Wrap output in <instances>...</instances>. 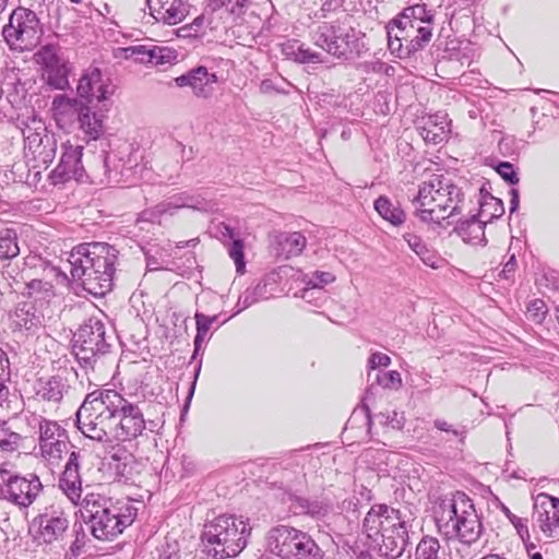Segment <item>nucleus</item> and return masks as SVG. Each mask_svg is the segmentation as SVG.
I'll return each instance as SVG.
<instances>
[{
	"label": "nucleus",
	"instance_id": "6e6d98bb",
	"mask_svg": "<svg viewBox=\"0 0 559 559\" xmlns=\"http://www.w3.org/2000/svg\"><path fill=\"white\" fill-rule=\"evenodd\" d=\"M27 295H43V298L50 297L52 295V284L49 282H44L41 280H32L26 285Z\"/></svg>",
	"mask_w": 559,
	"mask_h": 559
},
{
	"label": "nucleus",
	"instance_id": "7ed1b4c3",
	"mask_svg": "<svg viewBox=\"0 0 559 559\" xmlns=\"http://www.w3.org/2000/svg\"><path fill=\"white\" fill-rule=\"evenodd\" d=\"M414 521L415 518L408 510H396L388 504L377 503L365 515L361 530L377 545L381 556L393 559L405 550Z\"/></svg>",
	"mask_w": 559,
	"mask_h": 559
},
{
	"label": "nucleus",
	"instance_id": "bf43d9fd",
	"mask_svg": "<svg viewBox=\"0 0 559 559\" xmlns=\"http://www.w3.org/2000/svg\"><path fill=\"white\" fill-rule=\"evenodd\" d=\"M496 170L510 185H516L520 180L513 165L509 162L499 163Z\"/></svg>",
	"mask_w": 559,
	"mask_h": 559
},
{
	"label": "nucleus",
	"instance_id": "6ab92c4d",
	"mask_svg": "<svg viewBox=\"0 0 559 559\" xmlns=\"http://www.w3.org/2000/svg\"><path fill=\"white\" fill-rule=\"evenodd\" d=\"M182 207H190L199 211H209L212 205L203 199L190 197L188 194L174 195L152 209L141 213V219L147 222H159L164 215H174L175 212Z\"/></svg>",
	"mask_w": 559,
	"mask_h": 559
},
{
	"label": "nucleus",
	"instance_id": "393cba45",
	"mask_svg": "<svg viewBox=\"0 0 559 559\" xmlns=\"http://www.w3.org/2000/svg\"><path fill=\"white\" fill-rule=\"evenodd\" d=\"M420 135L426 142L433 144L441 143L448 138L450 132V122L447 119V114L437 112L423 120L419 127Z\"/></svg>",
	"mask_w": 559,
	"mask_h": 559
},
{
	"label": "nucleus",
	"instance_id": "8fccbe9b",
	"mask_svg": "<svg viewBox=\"0 0 559 559\" xmlns=\"http://www.w3.org/2000/svg\"><path fill=\"white\" fill-rule=\"evenodd\" d=\"M300 298L307 302L314 301L316 307H321L325 299L324 290L319 288V284L312 280L306 281V287L300 292Z\"/></svg>",
	"mask_w": 559,
	"mask_h": 559
},
{
	"label": "nucleus",
	"instance_id": "c03bdc74",
	"mask_svg": "<svg viewBox=\"0 0 559 559\" xmlns=\"http://www.w3.org/2000/svg\"><path fill=\"white\" fill-rule=\"evenodd\" d=\"M194 319H195L197 333H195L194 341H193V343H194V355L193 356H195L199 353V350L202 348L203 343L206 342L207 340H210L209 331L213 325L211 323V320H209V316H206L202 312L197 311L194 313Z\"/></svg>",
	"mask_w": 559,
	"mask_h": 559
},
{
	"label": "nucleus",
	"instance_id": "1a4fd4ad",
	"mask_svg": "<svg viewBox=\"0 0 559 559\" xmlns=\"http://www.w3.org/2000/svg\"><path fill=\"white\" fill-rule=\"evenodd\" d=\"M110 335L104 321L97 317L85 320L73 337L72 350L81 367L94 369L98 358L104 356L110 347Z\"/></svg>",
	"mask_w": 559,
	"mask_h": 559
},
{
	"label": "nucleus",
	"instance_id": "9b49d317",
	"mask_svg": "<svg viewBox=\"0 0 559 559\" xmlns=\"http://www.w3.org/2000/svg\"><path fill=\"white\" fill-rule=\"evenodd\" d=\"M386 37L390 51L400 58H406L430 41L432 26L418 25L399 15L386 25Z\"/></svg>",
	"mask_w": 559,
	"mask_h": 559
},
{
	"label": "nucleus",
	"instance_id": "0eeeda50",
	"mask_svg": "<svg viewBox=\"0 0 559 559\" xmlns=\"http://www.w3.org/2000/svg\"><path fill=\"white\" fill-rule=\"evenodd\" d=\"M114 390L90 393L76 413L78 428L95 441L107 442L114 439Z\"/></svg>",
	"mask_w": 559,
	"mask_h": 559
},
{
	"label": "nucleus",
	"instance_id": "f704fd0d",
	"mask_svg": "<svg viewBox=\"0 0 559 559\" xmlns=\"http://www.w3.org/2000/svg\"><path fill=\"white\" fill-rule=\"evenodd\" d=\"M12 419L15 425H17L19 430L23 431V438L34 435L37 431L40 433L44 430V425L46 423L53 421L29 411H24Z\"/></svg>",
	"mask_w": 559,
	"mask_h": 559
},
{
	"label": "nucleus",
	"instance_id": "09e8293b",
	"mask_svg": "<svg viewBox=\"0 0 559 559\" xmlns=\"http://www.w3.org/2000/svg\"><path fill=\"white\" fill-rule=\"evenodd\" d=\"M151 48V41L143 45H132L124 48H120V55L121 57L126 59H133L136 62L140 63H147V57L150 53Z\"/></svg>",
	"mask_w": 559,
	"mask_h": 559
},
{
	"label": "nucleus",
	"instance_id": "e2e57ef3",
	"mask_svg": "<svg viewBox=\"0 0 559 559\" xmlns=\"http://www.w3.org/2000/svg\"><path fill=\"white\" fill-rule=\"evenodd\" d=\"M511 523L523 542H526L531 538L528 520L526 518H521L518 515L513 516L511 519Z\"/></svg>",
	"mask_w": 559,
	"mask_h": 559
},
{
	"label": "nucleus",
	"instance_id": "864d4df0",
	"mask_svg": "<svg viewBox=\"0 0 559 559\" xmlns=\"http://www.w3.org/2000/svg\"><path fill=\"white\" fill-rule=\"evenodd\" d=\"M210 5L213 10L225 8L231 14L241 15L248 5V0H210Z\"/></svg>",
	"mask_w": 559,
	"mask_h": 559
},
{
	"label": "nucleus",
	"instance_id": "c85d7f7f",
	"mask_svg": "<svg viewBox=\"0 0 559 559\" xmlns=\"http://www.w3.org/2000/svg\"><path fill=\"white\" fill-rule=\"evenodd\" d=\"M104 116L93 110L92 105L86 104L76 122L87 141L97 140L104 133Z\"/></svg>",
	"mask_w": 559,
	"mask_h": 559
},
{
	"label": "nucleus",
	"instance_id": "f03ea898",
	"mask_svg": "<svg viewBox=\"0 0 559 559\" xmlns=\"http://www.w3.org/2000/svg\"><path fill=\"white\" fill-rule=\"evenodd\" d=\"M117 259L118 251L106 242L81 243L70 253L71 276L88 294L103 297L112 288Z\"/></svg>",
	"mask_w": 559,
	"mask_h": 559
},
{
	"label": "nucleus",
	"instance_id": "f257e3e1",
	"mask_svg": "<svg viewBox=\"0 0 559 559\" xmlns=\"http://www.w3.org/2000/svg\"><path fill=\"white\" fill-rule=\"evenodd\" d=\"M81 452L72 451L59 478V488L74 504H80L81 516L98 540H112L130 526L138 515L131 500H117L98 492H88L83 499L80 474Z\"/></svg>",
	"mask_w": 559,
	"mask_h": 559
},
{
	"label": "nucleus",
	"instance_id": "79ce46f5",
	"mask_svg": "<svg viewBox=\"0 0 559 559\" xmlns=\"http://www.w3.org/2000/svg\"><path fill=\"white\" fill-rule=\"evenodd\" d=\"M36 62L41 67L43 72L59 66L64 60L59 55V49L55 45H45L35 53Z\"/></svg>",
	"mask_w": 559,
	"mask_h": 559
},
{
	"label": "nucleus",
	"instance_id": "4c0bfd02",
	"mask_svg": "<svg viewBox=\"0 0 559 559\" xmlns=\"http://www.w3.org/2000/svg\"><path fill=\"white\" fill-rule=\"evenodd\" d=\"M504 213V205L503 202L491 195L486 194L483 197V201L480 202L479 213L477 214L478 217L486 221V223L491 222L495 218H499Z\"/></svg>",
	"mask_w": 559,
	"mask_h": 559
},
{
	"label": "nucleus",
	"instance_id": "49530a36",
	"mask_svg": "<svg viewBox=\"0 0 559 559\" xmlns=\"http://www.w3.org/2000/svg\"><path fill=\"white\" fill-rule=\"evenodd\" d=\"M440 543L436 537L424 536L415 550V559H438Z\"/></svg>",
	"mask_w": 559,
	"mask_h": 559
},
{
	"label": "nucleus",
	"instance_id": "f3484780",
	"mask_svg": "<svg viewBox=\"0 0 559 559\" xmlns=\"http://www.w3.org/2000/svg\"><path fill=\"white\" fill-rule=\"evenodd\" d=\"M69 437L67 430L57 421L46 423L39 433L38 448L40 456L49 465H58L68 453Z\"/></svg>",
	"mask_w": 559,
	"mask_h": 559
},
{
	"label": "nucleus",
	"instance_id": "69168bd1",
	"mask_svg": "<svg viewBox=\"0 0 559 559\" xmlns=\"http://www.w3.org/2000/svg\"><path fill=\"white\" fill-rule=\"evenodd\" d=\"M379 416L385 418L384 424L391 426L394 429H402L404 426V416L403 414H399L397 412H393L392 416L380 414Z\"/></svg>",
	"mask_w": 559,
	"mask_h": 559
},
{
	"label": "nucleus",
	"instance_id": "0e129e2a",
	"mask_svg": "<svg viewBox=\"0 0 559 559\" xmlns=\"http://www.w3.org/2000/svg\"><path fill=\"white\" fill-rule=\"evenodd\" d=\"M258 301L259 299L255 294H253V288L247 289L238 299V311H242Z\"/></svg>",
	"mask_w": 559,
	"mask_h": 559
},
{
	"label": "nucleus",
	"instance_id": "ddd939ff",
	"mask_svg": "<svg viewBox=\"0 0 559 559\" xmlns=\"http://www.w3.org/2000/svg\"><path fill=\"white\" fill-rule=\"evenodd\" d=\"M114 439L126 441L138 438L145 429V420L140 406L117 391H114Z\"/></svg>",
	"mask_w": 559,
	"mask_h": 559
},
{
	"label": "nucleus",
	"instance_id": "680f3d73",
	"mask_svg": "<svg viewBox=\"0 0 559 559\" xmlns=\"http://www.w3.org/2000/svg\"><path fill=\"white\" fill-rule=\"evenodd\" d=\"M527 312L535 321L539 322L547 313L546 304L542 299H534L530 301L527 306Z\"/></svg>",
	"mask_w": 559,
	"mask_h": 559
},
{
	"label": "nucleus",
	"instance_id": "412c9836",
	"mask_svg": "<svg viewBox=\"0 0 559 559\" xmlns=\"http://www.w3.org/2000/svg\"><path fill=\"white\" fill-rule=\"evenodd\" d=\"M38 535L37 538L40 543L47 545H56L61 548L68 542L69 534V520L62 513H45L38 518Z\"/></svg>",
	"mask_w": 559,
	"mask_h": 559
},
{
	"label": "nucleus",
	"instance_id": "20e7f679",
	"mask_svg": "<svg viewBox=\"0 0 559 559\" xmlns=\"http://www.w3.org/2000/svg\"><path fill=\"white\" fill-rule=\"evenodd\" d=\"M433 516L438 532L448 540L472 545L483 535L474 501L462 491L442 497L433 508Z\"/></svg>",
	"mask_w": 559,
	"mask_h": 559
},
{
	"label": "nucleus",
	"instance_id": "c756f323",
	"mask_svg": "<svg viewBox=\"0 0 559 559\" xmlns=\"http://www.w3.org/2000/svg\"><path fill=\"white\" fill-rule=\"evenodd\" d=\"M485 225L486 221L477 215H473L467 219H462L455 227V231L466 243L485 245Z\"/></svg>",
	"mask_w": 559,
	"mask_h": 559
},
{
	"label": "nucleus",
	"instance_id": "a18cd8bd",
	"mask_svg": "<svg viewBox=\"0 0 559 559\" xmlns=\"http://www.w3.org/2000/svg\"><path fill=\"white\" fill-rule=\"evenodd\" d=\"M148 61L147 63L159 66V64H166L171 63L177 59V52L176 50L166 47V46H158L151 41V48L150 53L147 57Z\"/></svg>",
	"mask_w": 559,
	"mask_h": 559
},
{
	"label": "nucleus",
	"instance_id": "4d7b16f0",
	"mask_svg": "<svg viewBox=\"0 0 559 559\" xmlns=\"http://www.w3.org/2000/svg\"><path fill=\"white\" fill-rule=\"evenodd\" d=\"M9 376V359L5 352L0 348V401H4L9 394V390L4 384Z\"/></svg>",
	"mask_w": 559,
	"mask_h": 559
},
{
	"label": "nucleus",
	"instance_id": "72a5a7b5",
	"mask_svg": "<svg viewBox=\"0 0 559 559\" xmlns=\"http://www.w3.org/2000/svg\"><path fill=\"white\" fill-rule=\"evenodd\" d=\"M377 213L393 226H400L405 222L406 215L397 203H393L388 197L380 195L373 203Z\"/></svg>",
	"mask_w": 559,
	"mask_h": 559
},
{
	"label": "nucleus",
	"instance_id": "4be33fe9",
	"mask_svg": "<svg viewBox=\"0 0 559 559\" xmlns=\"http://www.w3.org/2000/svg\"><path fill=\"white\" fill-rule=\"evenodd\" d=\"M175 83L178 87L189 86L199 98H209L214 93L217 75L210 72L206 67L199 66L177 76Z\"/></svg>",
	"mask_w": 559,
	"mask_h": 559
},
{
	"label": "nucleus",
	"instance_id": "a211bd4d",
	"mask_svg": "<svg viewBox=\"0 0 559 559\" xmlns=\"http://www.w3.org/2000/svg\"><path fill=\"white\" fill-rule=\"evenodd\" d=\"M62 148L60 162L50 174L51 182L60 185L71 179L83 181L86 177V171L82 164L83 146L67 142L62 145Z\"/></svg>",
	"mask_w": 559,
	"mask_h": 559
},
{
	"label": "nucleus",
	"instance_id": "dca6fc26",
	"mask_svg": "<svg viewBox=\"0 0 559 559\" xmlns=\"http://www.w3.org/2000/svg\"><path fill=\"white\" fill-rule=\"evenodd\" d=\"M76 93L85 104L97 105L106 102L114 94V86L110 79L98 68L91 67L81 75Z\"/></svg>",
	"mask_w": 559,
	"mask_h": 559
},
{
	"label": "nucleus",
	"instance_id": "58836bf2",
	"mask_svg": "<svg viewBox=\"0 0 559 559\" xmlns=\"http://www.w3.org/2000/svg\"><path fill=\"white\" fill-rule=\"evenodd\" d=\"M38 127L31 128L26 127L22 130L24 136V154L25 157H29L33 152H36V148L41 145L45 135H49L46 128L41 126V122L38 121Z\"/></svg>",
	"mask_w": 559,
	"mask_h": 559
},
{
	"label": "nucleus",
	"instance_id": "338daca9",
	"mask_svg": "<svg viewBox=\"0 0 559 559\" xmlns=\"http://www.w3.org/2000/svg\"><path fill=\"white\" fill-rule=\"evenodd\" d=\"M309 280L317 282L319 284V288L323 289V285L334 282L335 276L330 272L317 271L312 274V276Z\"/></svg>",
	"mask_w": 559,
	"mask_h": 559
},
{
	"label": "nucleus",
	"instance_id": "052dcab7",
	"mask_svg": "<svg viewBox=\"0 0 559 559\" xmlns=\"http://www.w3.org/2000/svg\"><path fill=\"white\" fill-rule=\"evenodd\" d=\"M158 559H179V546L176 540L169 542L166 539L165 544L158 549Z\"/></svg>",
	"mask_w": 559,
	"mask_h": 559
},
{
	"label": "nucleus",
	"instance_id": "473e14b6",
	"mask_svg": "<svg viewBox=\"0 0 559 559\" xmlns=\"http://www.w3.org/2000/svg\"><path fill=\"white\" fill-rule=\"evenodd\" d=\"M23 441V431H20L17 425L12 418L0 420V450L2 452L16 451Z\"/></svg>",
	"mask_w": 559,
	"mask_h": 559
},
{
	"label": "nucleus",
	"instance_id": "423d86ee",
	"mask_svg": "<svg viewBox=\"0 0 559 559\" xmlns=\"http://www.w3.org/2000/svg\"><path fill=\"white\" fill-rule=\"evenodd\" d=\"M250 534L248 520L235 514H221L204 523L201 550L210 559L236 557L246 548Z\"/></svg>",
	"mask_w": 559,
	"mask_h": 559
},
{
	"label": "nucleus",
	"instance_id": "4468645a",
	"mask_svg": "<svg viewBox=\"0 0 559 559\" xmlns=\"http://www.w3.org/2000/svg\"><path fill=\"white\" fill-rule=\"evenodd\" d=\"M352 29L341 22L322 23L310 31L312 44L328 53L341 58L350 51Z\"/></svg>",
	"mask_w": 559,
	"mask_h": 559
},
{
	"label": "nucleus",
	"instance_id": "774afa93",
	"mask_svg": "<svg viewBox=\"0 0 559 559\" xmlns=\"http://www.w3.org/2000/svg\"><path fill=\"white\" fill-rule=\"evenodd\" d=\"M342 7V0H323L321 5V17H325L328 13L334 12Z\"/></svg>",
	"mask_w": 559,
	"mask_h": 559
},
{
	"label": "nucleus",
	"instance_id": "13d9d810",
	"mask_svg": "<svg viewBox=\"0 0 559 559\" xmlns=\"http://www.w3.org/2000/svg\"><path fill=\"white\" fill-rule=\"evenodd\" d=\"M391 365V358L383 353L374 352L370 355L368 359V377H372V372H377L381 370L382 367H388Z\"/></svg>",
	"mask_w": 559,
	"mask_h": 559
},
{
	"label": "nucleus",
	"instance_id": "bb28decb",
	"mask_svg": "<svg viewBox=\"0 0 559 559\" xmlns=\"http://www.w3.org/2000/svg\"><path fill=\"white\" fill-rule=\"evenodd\" d=\"M68 388L69 385L62 377L51 376L38 379L35 385V392L40 400L58 403L62 400Z\"/></svg>",
	"mask_w": 559,
	"mask_h": 559
},
{
	"label": "nucleus",
	"instance_id": "a19ab883",
	"mask_svg": "<svg viewBox=\"0 0 559 559\" xmlns=\"http://www.w3.org/2000/svg\"><path fill=\"white\" fill-rule=\"evenodd\" d=\"M36 62L41 67L43 72L59 66L64 60L59 55V49L55 45H45L35 53Z\"/></svg>",
	"mask_w": 559,
	"mask_h": 559
},
{
	"label": "nucleus",
	"instance_id": "39448f33",
	"mask_svg": "<svg viewBox=\"0 0 559 559\" xmlns=\"http://www.w3.org/2000/svg\"><path fill=\"white\" fill-rule=\"evenodd\" d=\"M464 194L451 179L432 175L424 181L412 200L416 216L424 223L441 225L443 221L461 213Z\"/></svg>",
	"mask_w": 559,
	"mask_h": 559
},
{
	"label": "nucleus",
	"instance_id": "a878e982",
	"mask_svg": "<svg viewBox=\"0 0 559 559\" xmlns=\"http://www.w3.org/2000/svg\"><path fill=\"white\" fill-rule=\"evenodd\" d=\"M280 49L285 59L298 63H322L324 61L322 53L306 48L304 44L296 39L282 43Z\"/></svg>",
	"mask_w": 559,
	"mask_h": 559
},
{
	"label": "nucleus",
	"instance_id": "2f4dec72",
	"mask_svg": "<svg viewBox=\"0 0 559 559\" xmlns=\"http://www.w3.org/2000/svg\"><path fill=\"white\" fill-rule=\"evenodd\" d=\"M306 243V237L299 231L281 234L277 237L276 255L286 260L297 257L304 251Z\"/></svg>",
	"mask_w": 559,
	"mask_h": 559
},
{
	"label": "nucleus",
	"instance_id": "e433bc0d",
	"mask_svg": "<svg viewBox=\"0 0 559 559\" xmlns=\"http://www.w3.org/2000/svg\"><path fill=\"white\" fill-rule=\"evenodd\" d=\"M57 151V143L53 134L45 135V139L39 145L38 148H36V152H33L28 159H32L36 163L35 166H48L56 156Z\"/></svg>",
	"mask_w": 559,
	"mask_h": 559
},
{
	"label": "nucleus",
	"instance_id": "f8f14e48",
	"mask_svg": "<svg viewBox=\"0 0 559 559\" xmlns=\"http://www.w3.org/2000/svg\"><path fill=\"white\" fill-rule=\"evenodd\" d=\"M41 490L43 485L36 474L22 476L5 465H0V500H5L20 509H27Z\"/></svg>",
	"mask_w": 559,
	"mask_h": 559
},
{
	"label": "nucleus",
	"instance_id": "5701e85b",
	"mask_svg": "<svg viewBox=\"0 0 559 559\" xmlns=\"http://www.w3.org/2000/svg\"><path fill=\"white\" fill-rule=\"evenodd\" d=\"M146 4L156 22L168 25L180 23L189 13L188 0H146Z\"/></svg>",
	"mask_w": 559,
	"mask_h": 559
},
{
	"label": "nucleus",
	"instance_id": "2eb2a0df",
	"mask_svg": "<svg viewBox=\"0 0 559 559\" xmlns=\"http://www.w3.org/2000/svg\"><path fill=\"white\" fill-rule=\"evenodd\" d=\"M533 524L547 539H559V498L546 492L533 497Z\"/></svg>",
	"mask_w": 559,
	"mask_h": 559
},
{
	"label": "nucleus",
	"instance_id": "603ef678",
	"mask_svg": "<svg viewBox=\"0 0 559 559\" xmlns=\"http://www.w3.org/2000/svg\"><path fill=\"white\" fill-rule=\"evenodd\" d=\"M103 167L105 169V175L107 176L109 181L119 182V176L122 175V170L119 168L120 159L117 158L116 155L104 153L100 156Z\"/></svg>",
	"mask_w": 559,
	"mask_h": 559
},
{
	"label": "nucleus",
	"instance_id": "6e6552de",
	"mask_svg": "<svg viewBox=\"0 0 559 559\" xmlns=\"http://www.w3.org/2000/svg\"><path fill=\"white\" fill-rule=\"evenodd\" d=\"M266 548L280 559H322L323 550L313 537L289 525H276L266 534Z\"/></svg>",
	"mask_w": 559,
	"mask_h": 559
},
{
	"label": "nucleus",
	"instance_id": "3c124183",
	"mask_svg": "<svg viewBox=\"0 0 559 559\" xmlns=\"http://www.w3.org/2000/svg\"><path fill=\"white\" fill-rule=\"evenodd\" d=\"M276 292V276L274 274L266 275L261 282L253 287V294L260 300H267L274 296Z\"/></svg>",
	"mask_w": 559,
	"mask_h": 559
},
{
	"label": "nucleus",
	"instance_id": "cd10ccee",
	"mask_svg": "<svg viewBox=\"0 0 559 559\" xmlns=\"http://www.w3.org/2000/svg\"><path fill=\"white\" fill-rule=\"evenodd\" d=\"M43 314L31 302L19 304L12 316L15 328L27 332H36L43 324Z\"/></svg>",
	"mask_w": 559,
	"mask_h": 559
},
{
	"label": "nucleus",
	"instance_id": "c9c22d12",
	"mask_svg": "<svg viewBox=\"0 0 559 559\" xmlns=\"http://www.w3.org/2000/svg\"><path fill=\"white\" fill-rule=\"evenodd\" d=\"M69 73V64L67 61H63L59 66L46 70V72H43V78L46 80L47 84L50 87L55 90L64 91L70 86Z\"/></svg>",
	"mask_w": 559,
	"mask_h": 559
},
{
	"label": "nucleus",
	"instance_id": "9d476101",
	"mask_svg": "<svg viewBox=\"0 0 559 559\" xmlns=\"http://www.w3.org/2000/svg\"><path fill=\"white\" fill-rule=\"evenodd\" d=\"M43 34L44 28L37 14L24 7L14 9L2 28L4 41L12 50L17 51L34 49Z\"/></svg>",
	"mask_w": 559,
	"mask_h": 559
},
{
	"label": "nucleus",
	"instance_id": "7c9ffc66",
	"mask_svg": "<svg viewBox=\"0 0 559 559\" xmlns=\"http://www.w3.org/2000/svg\"><path fill=\"white\" fill-rule=\"evenodd\" d=\"M403 239L424 264L432 269L441 267L443 259L432 248L428 247L419 236L406 233L403 235Z\"/></svg>",
	"mask_w": 559,
	"mask_h": 559
},
{
	"label": "nucleus",
	"instance_id": "5fc2aeb1",
	"mask_svg": "<svg viewBox=\"0 0 559 559\" xmlns=\"http://www.w3.org/2000/svg\"><path fill=\"white\" fill-rule=\"evenodd\" d=\"M228 254L235 262L237 273L243 274L246 270V262L242 240L234 239L228 247Z\"/></svg>",
	"mask_w": 559,
	"mask_h": 559
},
{
	"label": "nucleus",
	"instance_id": "aec40b11",
	"mask_svg": "<svg viewBox=\"0 0 559 559\" xmlns=\"http://www.w3.org/2000/svg\"><path fill=\"white\" fill-rule=\"evenodd\" d=\"M289 500V508L294 514L308 515L316 521L324 523L328 527L332 525L335 519L342 518L341 514L334 513L333 504L328 499H309L292 496Z\"/></svg>",
	"mask_w": 559,
	"mask_h": 559
},
{
	"label": "nucleus",
	"instance_id": "ea45409f",
	"mask_svg": "<svg viewBox=\"0 0 559 559\" xmlns=\"http://www.w3.org/2000/svg\"><path fill=\"white\" fill-rule=\"evenodd\" d=\"M20 254L17 235L13 229L0 231V260H12Z\"/></svg>",
	"mask_w": 559,
	"mask_h": 559
},
{
	"label": "nucleus",
	"instance_id": "37998d69",
	"mask_svg": "<svg viewBox=\"0 0 559 559\" xmlns=\"http://www.w3.org/2000/svg\"><path fill=\"white\" fill-rule=\"evenodd\" d=\"M399 15L418 25L432 26L433 24V14L424 3L407 7Z\"/></svg>",
	"mask_w": 559,
	"mask_h": 559
},
{
	"label": "nucleus",
	"instance_id": "de8ad7c7",
	"mask_svg": "<svg viewBox=\"0 0 559 559\" xmlns=\"http://www.w3.org/2000/svg\"><path fill=\"white\" fill-rule=\"evenodd\" d=\"M374 382L383 389L397 391L402 388V377L399 371L378 370L374 373Z\"/></svg>",
	"mask_w": 559,
	"mask_h": 559
},
{
	"label": "nucleus",
	"instance_id": "b1692460",
	"mask_svg": "<svg viewBox=\"0 0 559 559\" xmlns=\"http://www.w3.org/2000/svg\"><path fill=\"white\" fill-rule=\"evenodd\" d=\"M85 105V102L79 96L70 97L60 94L52 99V116L60 128H69L76 122Z\"/></svg>",
	"mask_w": 559,
	"mask_h": 559
}]
</instances>
